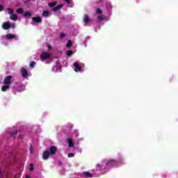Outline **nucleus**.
I'll use <instances>...</instances> for the list:
<instances>
[{
  "instance_id": "nucleus-1",
  "label": "nucleus",
  "mask_w": 178,
  "mask_h": 178,
  "mask_svg": "<svg viewBox=\"0 0 178 178\" xmlns=\"http://www.w3.org/2000/svg\"><path fill=\"white\" fill-rule=\"evenodd\" d=\"M100 7L95 10V16L97 22H108L112 15V4L109 1L105 2V0H99Z\"/></svg>"
},
{
  "instance_id": "nucleus-2",
  "label": "nucleus",
  "mask_w": 178,
  "mask_h": 178,
  "mask_svg": "<svg viewBox=\"0 0 178 178\" xmlns=\"http://www.w3.org/2000/svg\"><path fill=\"white\" fill-rule=\"evenodd\" d=\"M122 165H123L122 160L106 159L102 160L101 163L96 165V170L104 173V172L108 170L109 168H119V166H122Z\"/></svg>"
},
{
  "instance_id": "nucleus-3",
  "label": "nucleus",
  "mask_w": 178,
  "mask_h": 178,
  "mask_svg": "<svg viewBox=\"0 0 178 178\" xmlns=\"http://www.w3.org/2000/svg\"><path fill=\"white\" fill-rule=\"evenodd\" d=\"M84 67H86V65L83 63H74L73 69L76 73H83Z\"/></svg>"
},
{
  "instance_id": "nucleus-4",
  "label": "nucleus",
  "mask_w": 178,
  "mask_h": 178,
  "mask_svg": "<svg viewBox=\"0 0 178 178\" xmlns=\"http://www.w3.org/2000/svg\"><path fill=\"white\" fill-rule=\"evenodd\" d=\"M26 86L22 85V83H16L13 86V92L16 94V92H22V91H24Z\"/></svg>"
},
{
  "instance_id": "nucleus-5",
  "label": "nucleus",
  "mask_w": 178,
  "mask_h": 178,
  "mask_svg": "<svg viewBox=\"0 0 178 178\" xmlns=\"http://www.w3.org/2000/svg\"><path fill=\"white\" fill-rule=\"evenodd\" d=\"M51 58V53L43 51L40 54V60L44 62V60H48Z\"/></svg>"
},
{
  "instance_id": "nucleus-6",
  "label": "nucleus",
  "mask_w": 178,
  "mask_h": 178,
  "mask_svg": "<svg viewBox=\"0 0 178 178\" xmlns=\"http://www.w3.org/2000/svg\"><path fill=\"white\" fill-rule=\"evenodd\" d=\"M7 10H8V15H10V19L13 20V22H16L19 17L13 13V9L8 8Z\"/></svg>"
},
{
  "instance_id": "nucleus-7",
  "label": "nucleus",
  "mask_w": 178,
  "mask_h": 178,
  "mask_svg": "<svg viewBox=\"0 0 178 178\" xmlns=\"http://www.w3.org/2000/svg\"><path fill=\"white\" fill-rule=\"evenodd\" d=\"M15 23H10L9 22H4L2 25L3 30H9V29H15Z\"/></svg>"
},
{
  "instance_id": "nucleus-8",
  "label": "nucleus",
  "mask_w": 178,
  "mask_h": 178,
  "mask_svg": "<svg viewBox=\"0 0 178 178\" xmlns=\"http://www.w3.org/2000/svg\"><path fill=\"white\" fill-rule=\"evenodd\" d=\"M12 80H13V76L10 75L6 76L3 79V84L10 86L12 84Z\"/></svg>"
},
{
  "instance_id": "nucleus-9",
  "label": "nucleus",
  "mask_w": 178,
  "mask_h": 178,
  "mask_svg": "<svg viewBox=\"0 0 178 178\" xmlns=\"http://www.w3.org/2000/svg\"><path fill=\"white\" fill-rule=\"evenodd\" d=\"M21 74L24 79L29 77V72L24 67H21Z\"/></svg>"
},
{
  "instance_id": "nucleus-10",
  "label": "nucleus",
  "mask_w": 178,
  "mask_h": 178,
  "mask_svg": "<svg viewBox=\"0 0 178 178\" xmlns=\"http://www.w3.org/2000/svg\"><path fill=\"white\" fill-rule=\"evenodd\" d=\"M51 70L52 72H60V63L59 62L56 63Z\"/></svg>"
},
{
  "instance_id": "nucleus-11",
  "label": "nucleus",
  "mask_w": 178,
  "mask_h": 178,
  "mask_svg": "<svg viewBox=\"0 0 178 178\" xmlns=\"http://www.w3.org/2000/svg\"><path fill=\"white\" fill-rule=\"evenodd\" d=\"M4 38L8 40V41H10V40H16V35L8 33L4 35Z\"/></svg>"
},
{
  "instance_id": "nucleus-12",
  "label": "nucleus",
  "mask_w": 178,
  "mask_h": 178,
  "mask_svg": "<svg viewBox=\"0 0 178 178\" xmlns=\"http://www.w3.org/2000/svg\"><path fill=\"white\" fill-rule=\"evenodd\" d=\"M67 143L70 148H73V147H74V142H73V138H67Z\"/></svg>"
},
{
  "instance_id": "nucleus-13",
  "label": "nucleus",
  "mask_w": 178,
  "mask_h": 178,
  "mask_svg": "<svg viewBox=\"0 0 178 178\" xmlns=\"http://www.w3.org/2000/svg\"><path fill=\"white\" fill-rule=\"evenodd\" d=\"M56 151H58L56 147L51 146L49 148V154H50V155H55V154H56Z\"/></svg>"
},
{
  "instance_id": "nucleus-14",
  "label": "nucleus",
  "mask_w": 178,
  "mask_h": 178,
  "mask_svg": "<svg viewBox=\"0 0 178 178\" xmlns=\"http://www.w3.org/2000/svg\"><path fill=\"white\" fill-rule=\"evenodd\" d=\"M83 22L85 24V26H88V23H90V17L87 14L83 15Z\"/></svg>"
},
{
  "instance_id": "nucleus-15",
  "label": "nucleus",
  "mask_w": 178,
  "mask_h": 178,
  "mask_svg": "<svg viewBox=\"0 0 178 178\" xmlns=\"http://www.w3.org/2000/svg\"><path fill=\"white\" fill-rule=\"evenodd\" d=\"M32 20L35 24L41 23V22H42L41 17H33Z\"/></svg>"
},
{
  "instance_id": "nucleus-16",
  "label": "nucleus",
  "mask_w": 178,
  "mask_h": 178,
  "mask_svg": "<svg viewBox=\"0 0 178 178\" xmlns=\"http://www.w3.org/2000/svg\"><path fill=\"white\" fill-rule=\"evenodd\" d=\"M50 155H51V154H50L49 152H48V151L44 152L43 154H42V158L44 160H47V159H48V158H49Z\"/></svg>"
},
{
  "instance_id": "nucleus-17",
  "label": "nucleus",
  "mask_w": 178,
  "mask_h": 178,
  "mask_svg": "<svg viewBox=\"0 0 178 178\" xmlns=\"http://www.w3.org/2000/svg\"><path fill=\"white\" fill-rule=\"evenodd\" d=\"M10 88V86L9 85H5L1 87V91L3 92H6V91H8Z\"/></svg>"
},
{
  "instance_id": "nucleus-18",
  "label": "nucleus",
  "mask_w": 178,
  "mask_h": 178,
  "mask_svg": "<svg viewBox=\"0 0 178 178\" xmlns=\"http://www.w3.org/2000/svg\"><path fill=\"white\" fill-rule=\"evenodd\" d=\"M63 8V4H60L56 7H54L52 10L53 12H57V10H59L60 9H62Z\"/></svg>"
},
{
  "instance_id": "nucleus-19",
  "label": "nucleus",
  "mask_w": 178,
  "mask_h": 178,
  "mask_svg": "<svg viewBox=\"0 0 178 178\" xmlns=\"http://www.w3.org/2000/svg\"><path fill=\"white\" fill-rule=\"evenodd\" d=\"M42 16L43 17H48L49 16H51V13L48 10H44L42 13Z\"/></svg>"
},
{
  "instance_id": "nucleus-20",
  "label": "nucleus",
  "mask_w": 178,
  "mask_h": 178,
  "mask_svg": "<svg viewBox=\"0 0 178 178\" xmlns=\"http://www.w3.org/2000/svg\"><path fill=\"white\" fill-rule=\"evenodd\" d=\"M83 176H85V177L88 178V177H92V174H91L89 172H83Z\"/></svg>"
},
{
  "instance_id": "nucleus-21",
  "label": "nucleus",
  "mask_w": 178,
  "mask_h": 178,
  "mask_svg": "<svg viewBox=\"0 0 178 178\" xmlns=\"http://www.w3.org/2000/svg\"><path fill=\"white\" fill-rule=\"evenodd\" d=\"M1 44L4 45V47H8L9 45V42H8V40L3 39L1 40Z\"/></svg>"
},
{
  "instance_id": "nucleus-22",
  "label": "nucleus",
  "mask_w": 178,
  "mask_h": 178,
  "mask_svg": "<svg viewBox=\"0 0 178 178\" xmlns=\"http://www.w3.org/2000/svg\"><path fill=\"white\" fill-rule=\"evenodd\" d=\"M71 136H72L73 137H79V131H76V130L74 131V132L71 134Z\"/></svg>"
},
{
  "instance_id": "nucleus-23",
  "label": "nucleus",
  "mask_w": 178,
  "mask_h": 178,
  "mask_svg": "<svg viewBox=\"0 0 178 178\" xmlns=\"http://www.w3.org/2000/svg\"><path fill=\"white\" fill-rule=\"evenodd\" d=\"M64 2H66L67 6L68 8H73V5L70 4V0H63Z\"/></svg>"
},
{
  "instance_id": "nucleus-24",
  "label": "nucleus",
  "mask_w": 178,
  "mask_h": 178,
  "mask_svg": "<svg viewBox=\"0 0 178 178\" xmlns=\"http://www.w3.org/2000/svg\"><path fill=\"white\" fill-rule=\"evenodd\" d=\"M48 5L50 8H54L56 5V1L49 3Z\"/></svg>"
},
{
  "instance_id": "nucleus-25",
  "label": "nucleus",
  "mask_w": 178,
  "mask_h": 178,
  "mask_svg": "<svg viewBox=\"0 0 178 178\" xmlns=\"http://www.w3.org/2000/svg\"><path fill=\"white\" fill-rule=\"evenodd\" d=\"M24 16H25L26 17H31V12L28 11V12L24 13Z\"/></svg>"
},
{
  "instance_id": "nucleus-26",
  "label": "nucleus",
  "mask_w": 178,
  "mask_h": 178,
  "mask_svg": "<svg viewBox=\"0 0 178 178\" xmlns=\"http://www.w3.org/2000/svg\"><path fill=\"white\" fill-rule=\"evenodd\" d=\"M29 172H33L34 170V165H33V163H31L29 165Z\"/></svg>"
},
{
  "instance_id": "nucleus-27",
  "label": "nucleus",
  "mask_w": 178,
  "mask_h": 178,
  "mask_svg": "<svg viewBox=\"0 0 178 178\" xmlns=\"http://www.w3.org/2000/svg\"><path fill=\"white\" fill-rule=\"evenodd\" d=\"M67 48H70L72 47V40H69L68 42L66 44Z\"/></svg>"
},
{
  "instance_id": "nucleus-28",
  "label": "nucleus",
  "mask_w": 178,
  "mask_h": 178,
  "mask_svg": "<svg viewBox=\"0 0 178 178\" xmlns=\"http://www.w3.org/2000/svg\"><path fill=\"white\" fill-rule=\"evenodd\" d=\"M17 13H20V14L23 15V9L22 8H18L17 10Z\"/></svg>"
},
{
  "instance_id": "nucleus-29",
  "label": "nucleus",
  "mask_w": 178,
  "mask_h": 178,
  "mask_svg": "<svg viewBox=\"0 0 178 178\" xmlns=\"http://www.w3.org/2000/svg\"><path fill=\"white\" fill-rule=\"evenodd\" d=\"M67 156L68 158H74V153H69Z\"/></svg>"
},
{
  "instance_id": "nucleus-30",
  "label": "nucleus",
  "mask_w": 178,
  "mask_h": 178,
  "mask_svg": "<svg viewBox=\"0 0 178 178\" xmlns=\"http://www.w3.org/2000/svg\"><path fill=\"white\" fill-rule=\"evenodd\" d=\"M66 37V34L64 33H60V38H65Z\"/></svg>"
},
{
  "instance_id": "nucleus-31",
  "label": "nucleus",
  "mask_w": 178,
  "mask_h": 178,
  "mask_svg": "<svg viewBox=\"0 0 178 178\" xmlns=\"http://www.w3.org/2000/svg\"><path fill=\"white\" fill-rule=\"evenodd\" d=\"M74 53H73V51H67V56H72V54H73Z\"/></svg>"
},
{
  "instance_id": "nucleus-32",
  "label": "nucleus",
  "mask_w": 178,
  "mask_h": 178,
  "mask_svg": "<svg viewBox=\"0 0 178 178\" xmlns=\"http://www.w3.org/2000/svg\"><path fill=\"white\" fill-rule=\"evenodd\" d=\"M34 66H35V62H31L30 63V67H34Z\"/></svg>"
},
{
  "instance_id": "nucleus-33",
  "label": "nucleus",
  "mask_w": 178,
  "mask_h": 178,
  "mask_svg": "<svg viewBox=\"0 0 178 178\" xmlns=\"http://www.w3.org/2000/svg\"><path fill=\"white\" fill-rule=\"evenodd\" d=\"M47 48L48 51H51V49H52V47H51V44H47Z\"/></svg>"
},
{
  "instance_id": "nucleus-34",
  "label": "nucleus",
  "mask_w": 178,
  "mask_h": 178,
  "mask_svg": "<svg viewBox=\"0 0 178 178\" xmlns=\"http://www.w3.org/2000/svg\"><path fill=\"white\" fill-rule=\"evenodd\" d=\"M1 10H3V6L0 5V12H1Z\"/></svg>"
},
{
  "instance_id": "nucleus-35",
  "label": "nucleus",
  "mask_w": 178,
  "mask_h": 178,
  "mask_svg": "<svg viewBox=\"0 0 178 178\" xmlns=\"http://www.w3.org/2000/svg\"><path fill=\"white\" fill-rule=\"evenodd\" d=\"M52 62V60H49L48 61L46 62V63L48 65Z\"/></svg>"
},
{
  "instance_id": "nucleus-36",
  "label": "nucleus",
  "mask_w": 178,
  "mask_h": 178,
  "mask_svg": "<svg viewBox=\"0 0 178 178\" xmlns=\"http://www.w3.org/2000/svg\"><path fill=\"white\" fill-rule=\"evenodd\" d=\"M0 177H2V168H0Z\"/></svg>"
},
{
  "instance_id": "nucleus-37",
  "label": "nucleus",
  "mask_w": 178,
  "mask_h": 178,
  "mask_svg": "<svg viewBox=\"0 0 178 178\" xmlns=\"http://www.w3.org/2000/svg\"><path fill=\"white\" fill-rule=\"evenodd\" d=\"M31 154H33V147L30 148Z\"/></svg>"
},
{
  "instance_id": "nucleus-38",
  "label": "nucleus",
  "mask_w": 178,
  "mask_h": 178,
  "mask_svg": "<svg viewBox=\"0 0 178 178\" xmlns=\"http://www.w3.org/2000/svg\"><path fill=\"white\" fill-rule=\"evenodd\" d=\"M13 134H17V131H15Z\"/></svg>"
},
{
  "instance_id": "nucleus-39",
  "label": "nucleus",
  "mask_w": 178,
  "mask_h": 178,
  "mask_svg": "<svg viewBox=\"0 0 178 178\" xmlns=\"http://www.w3.org/2000/svg\"><path fill=\"white\" fill-rule=\"evenodd\" d=\"M58 163L61 165H62V161H58Z\"/></svg>"
},
{
  "instance_id": "nucleus-40",
  "label": "nucleus",
  "mask_w": 178,
  "mask_h": 178,
  "mask_svg": "<svg viewBox=\"0 0 178 178\" xmlns=\"http://www.w3.org/2000/svg\"><path fill=\"white\" fill-rule=\"evenodd\" d=\"M19 138H22V135H19Z\"/></svg>"
},
{
  "instance_id": "nucleus-41",
  "label": "nucleus",
  "mask_w": 178,
  "mask_h": 178,
  "mask_svg": "<svg viewBox=\"0 0 178 178\" xmlns=\"http://www.w3.org/2000/svg\"><path fill=\"white\" fill-rule=\"evenodd\" d=\"M2 80V76H0V81H1Z\"/></svg>"
}]
</instances>
